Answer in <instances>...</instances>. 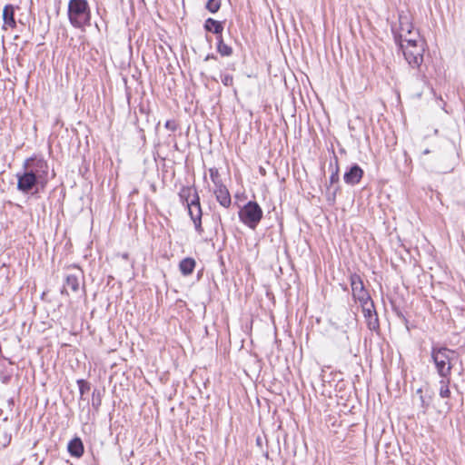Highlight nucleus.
Returning a JSON list of instances; mask_svg holds the SVG:
<instances>
[{
    "label": "nucleus",
    "mask_w": 465,
    "mask_h": 465,
    "mask_svg": "<svg viewBox=\"0 0 465 465\" xmlns=\"http://www.w3.org/2000/svg\"><path fill=\"white\" fill-rule=\"evenodd\" d=\"M123 258H124V259H127V258H128V253H124V254H123Z\"/></svg>",
    "instance_id": "c9c22d12"
},
{
    "label": "nucleus",
    "mask_w": 465,
    "mask_h": 465,
    "mask_svg": "<svg viewBox=\"0 0 465 465\" xmlns=\"http://www.w3.org/2000/svg\"><path fill=\"white\" fill-rule=\"evenodd\" d=\"M13 369L12 366L8 364V362H5V365H1V370H10Z\"/></svg>",
    "instance_id": "2f4dec72"
},
{
    "label": "nucleus",
    "mask_w": 465,
    "mask_h": 465,
    "mask_svg": "<svg viewBox=\"0 0 465 465\" xmlns=\"http://www.w3.org/2000/svg\"><path fill=\"white\" fill-rule=\"evenodd\" d=\"M340 180L339 176V165H338V158L334 155V166L332 168L331 174L330 176V184L332 185L334 183H338Z\"/></svg>",
    "instance_id": "b1692460"
},
{
    "label": "nucleus",
    "mask_w": 465,
    "mask_h": 465,
    "mask_svg": "<svg viewBox=\"0 0 465 465\" xmlns=\"http://www.w3.org/2000/svg\"><path fill=\"white\" fill-rule=\"evenodd\" d=\"M13 403H14V400H13V399H11V400L9 401V404H13Z\"/></svg>",
    "instance_id": "e433bc0d"
},
{
    "label": "nucleus",
    "mask_w": 465,
    "mask_h": 465,
    "mask_svg": "<svg viewBox=\"0 0 465 465\" xmlns=\"http://www.w3.org/2000/svg\"><path fill=\"white\" fill-rule=\"evenodd\" d=\"M215 55L214 54H208L206 57H205V60H208V59H215Z\"/></svg>",
    "instance_id": "473e14b6"
},
{
    "label": "nucleus",
    "mask_w": 465,
    "mask_h": 465,
    "mask_svg": "<svg viewBox=\"0 0 465 465\" xmlns=\"http://www.w3.org/2000/svg\"><path fill=\"white\" fill-rule=\"evenodd\" d=\"M214 194L217 202L224 208H229L232 204V198L229 190L224 184H219L214 189Z\"/></svg>",
    "instance_id": "f8f14e48"
},
{
    "label": "nucleus",
    "mask_w": 465,
    "mask_h": 465,
    "mask_svg": "<svg viewBox=\"0 0 465 465\" xmlns=\"http://www.w3.org/2000/svg\"><path fill=\"white\" fill-rule=\"evenodd\" d=\"M209 173H210V178L215 187L219 186V184H223L217 168H210Z\"/></svg>",
    "instance_id": "393cba45"
},
{
    "label": "nucleus",
    "mask_w": 465,
    "mask_h": 465,
    "mask_svg": "<svg viewBox=\"0 0 465 465\" xmlns=\"http://www.w3.org/2000/svg\"><path fill=\"white\" fill-rule=\"evenodd\" d=\"M338 190H339V186H338V187H336V188L334 189L333 193H332V199H333V200H334V198H335V194H336V193H337V191H338Z\"/></svg>",
    "instance_id": "72a5a7b5"
},
{
    "label": "nucleus",
    "mask_w": 465,
    "mask_h": 465,
    "mask_svg": "<svg viewBox=\"0 0 465 465\" xmlns=\"http://www.w3.org/2000/svg\"><path fill=\"white\" fill-rule=\"evenodd\" d=\"M12 440V435L8 430L0 427V444L5 448L7 447Z\"/></svg>",
    "instance_id": "5701e85b"
},
{
    "label": "nucleus",
    "mask_w": 465,
    "mask_h": 465,
    "mask_svg": "<svg viewBox=\"0 0 465 465\" xmlns=\"http://www.w3.org/2000/svg\"><path fill=\"white\" fill-rule=\"evenodd\" d=\"M3 20L5 25H7L11 28H15L16 26V22L15 19V8L12 5H5L3 9Z\"/></svg>",
    "instance_id": "dca6fc26"
},
{
    "label": "nucleus",
    "mask_w": 465,
    "mask_h": 465,
    "mask_svg": "<svg viewBox=\"0 0 465 465\" xmlns=\"http://www.w3.org/2000/svg\"><path fill=\"white\" fill-rule=\"evenodd\" d=\"M179 196L183 203H185L188 209V214L194 224L195 231L202 234L203 232L202 226V207L200 203V196L195 187H183Z\"/></svg>",
    "instance_id": "f03ea898"
},
{
    "label": "nucleus",
    "mask_w": 465,
    "mask_h": 465,
    "mask_svg": "<svg viewBox=\"0 0 465 465\" xmlns=\"http://www.w3.org/2000/svg\"><path fill=\"white\" fill-rule=\"evenodd\" d=\"M82 272H78L77 273H69L65 277V286L70 288L74 292L79 290V278Z\"/></svg>",
    "instance_id": "a211bd4d"
},
{
    "label": "nucleus",
    "mask_w": 465,
    "mask_h": 465,
    "mask_svg": "<svg viewBox=\"0 0 465 465\" xmlns=\"http://www.w3.org/2000/svg\"><path fill=\"white\" fill-rule=\"evenodd\" d=\"M76 383L78 385L79 392H80V399H84V394L87 393L90 391V383L84 379H79L76 381Z\"/></svg>",
    "instance_id": "4be33fe9"
},
{
    "label": "nucleus",
    "mask_w": 465,
    "mask_h": 465,
    "mask_svg": "<svg viewBox=\"0 0 465 465\" xmlns=\"http://www.w3.org/2000/svg\"><path fill=\"white\" fill-rule=\"evenodd\" d=\"M277 354L275 355L274 354V351H271V353L268 355V359L270 361V363L273 366L274 363H273V358H275V360L277 361H280V359L282 358V356L280 355V352L281 351H276ZM283 360L286 361L287 360V357L285 355L282 356Z\"/></svg>",
    "instance_id": "c85d7f7f"
},
{
    "label": "nucleus",
    "mask_w": 465,
    "mask_h": 465,
    "mask_svg": "<svg viewBox=\"0 0 465 465\" xmlns=\"http://www.w3.org/2000/svg\"><path fill=\"white\" fill-rule=\"evenodd\" d=\"M363 174L362 168L358 163H353L343 174L344 183L351 186L356 185L361 182Z\"/></svg>",
    "instance_id": "1a4fd4ad"
},
{
    "label": "nucleus",
    "mask_w": 465,
    "mask_h": 465,
    "mask_svg": "<svg viewBox=\"0 0 465 465\" xmlns=\"http://www.w3.org/2000/svg\"><path fill=\"white\" fill-rule=\"evenodd\" d=\"M398 20L399 27L397 28L396 25H391V28L394 27V30L397 34H403L402 43H404L405 39H409L407 35L412 33L413 25L411 18L409 13L405 11H401L399 12L398 15Z\"/></svg>",
    "instance_id": "6e6552de"
},
{
    "label": "nucleus",
    "mask_w": 465,
    "mask_h": 465,
    "mask_svg": "<svg viewBox=\"0 0 465 465\" xmlns=\"http://www.w3.org/2000/svg\"><path fill=\"white\" fill-rule=\"evenodd\" d=\"M16 178L18 191L23 193H32L34 194L38 193L37 186H41V183L34 174L24 170L22 173H16Z\"/></svg>",
    "instance_id": "0eeeda50"
},
{
    "label": "nucleus",
    "mask_w": 465,
    "mask_h": 465,
    "mask_svg": "<svg viewBox=\"0 0 465 465\" xmlns=\"http://www.w3.org/2000/svg\"><path fill=\"white\" fill-rule=\"evenodd\" d=\"M102 398L103 394L100 390L94 389L92 393V408L95 413L99 412L100 407L102 405Z\"/></svg>",
    "instance_id": "aec40b11"
},
{
    "label": "nucleus",
    "mask_w": 465,
    "mask_h": 465,
    "mask_svg": "<svg viewBox=\"0 0 465 465\" xmlns=\"http://www.w3.org/2000/svg\"><path fill=\"white\" fill-rule=\"evenodd\" d=\"M164 127L169 131L175 132L177 130V124L174 120H167Z\"/></svg>",
    "instance_id": "c756f323"
},
{
    "label": "nucleus",
    "mask_w": 465,
    "mask_h": 465,
    "mask_svg": "<svg viewBox=\"0 0 465 465\" xmlns=\"http://www.w3.org/2000/svg\"><path fill=\"white\" fill-rule=\"evenodd\" d=\"M221 81L224 86H232L233 76L230 74H221Z\"/></svg>",
    "instance_id": "cd10ccee"
},
{
    "label": "nucleus",
    "mask_w": 465,
    "mask_h": 465,
    "mask_svg": "<svg viewBox=\"0 0 465 465\" xmlns=\"http://www.w3.org/2000/svg\"><path fill=\"white\" fill-rule=\"evenodd\" d=\"M217 52L223 57H228L232 54V48L229 45L225 44L223 37H217Z\"/></svg>",
    "instance_id": "6ab92c4d"
},
{
    "label": "nucleus",
    "mask_w": 465,
    "mask_h": 465,
    "mask_svg": "<svg viewBox=\"0 0 465 465\" xmlns=\"http://www.w3.org/2000/svg\"><path fill=\"white\" fill-rule=\"evenodd\" d=\"M416 393L419 394L421 411L423 414H425L432 402L434 393L430 390H426L425 393L423 394V391L421 388L418 389L416 391Z\"/></svg>",
    "instance_id": "2eb2a0df"
},
{
    "label": "nucleus",
    "mask_w": 465,
    "mask_h": 465,
    "mask_svg": "<svg viewBox=\"0 0 465 465\" xmlns=\"http://www.w3.org/2000/svg\"><path fill=\"white\" fill-rule=\"evenodd\" d=\"M415 77H416V80L417 81H420L423 84H426V75L424 73H421L420 71H419L417 74H415Z\"/></svg>",
    "instance_id": "7c9ffc66"
},
{
    "label": "nucleus",
    "mask_w": 465,
    "mask_h": 465,
    "mask_svg": "<svg viewBox=\"0 0 465 465\" xmlns=\"http://www.w3.org/2000/svg\"><path fill=\"white\" fill-rule=\"evenodd\" d=\"M392 34L395 44L398 45L402 51L404 58L409 65L420 70L423 62V54L425 51L423 41L421 39L410 38L405 39L404 42L406 44H403V34H397L394 27H392Z\"/></svg>",
    "instance_id": "f257e3e1"
},
{
    "label": "nucleus",
    "mask_w": 465,
    "mask_h": 465,
    "mask_svg": "<svg viewBox=\"0 0 465 465\" xmlns=\"http://www.w3.org/2000/svg\"><path fill=\"white\" fill-rule=\"evenodd\" d=\"M449 381L441 380L440 381V396L441 398H449L450 396V391L448 386Z\"/></svg>",
    "instance_id": "bb28decb"
},
{
    "label": "nucleus",
    "mask_w": 465,
    "mask_h": 465,
    "mask_svg": "<svg viewBox=\"0 0 465 465\" xmlns=\"http://www.w3.org/2000/svg\"><path fill=\"white\" fill-rule=\"evenodd\" d=\"M350 283L353 299L368 293L363 284V281L358 273L353 272L350 274Z\"/></svg>",
    "instance_id": "9d476101"
},
{
    "label": "nucleus",
    "mask_w": 465,
    "mask_h": 465,
    "mask_svg": "<svg viewBox=\"0 0 465 465\" xmlns=\"http://www.w3.org/2000/svg\"><path fill=\"white\" fill-rule=\"evenodd\" d=\"M430 153V151L429 149H425L422 153L423 154H428Z\"/></svg>",
    "instance_id": "f704fd0d"
},
{
    "label": "nucleus",
    "mask_w": 465,
    "mask_h": 465,
    "mask_svg": "<svg viewBox=\"0 0 465 465\" xmlns=\"http://www.w3.org/2000/svg\"><path fill=\"white\" fill-rule=\"evenodd\" d=\"M431 359L439 375L445 379L450 375L454 361L457 360L456 351H431Z\"/></svg>",
    "instance_id": "20e7f679"
},
{
    "label": "nucleus",
    "mask_w": 465,
    "mask_h": 465,
    "mask_svg": "<svg viewBox=\"0 0 465 465\" xmlns=\"http://www.w3.org/2000/svg\"><path fill=\"white\" fill-rule=\"evenodd\" d=\"M23 168L40 181L42 188L45 186L49 167L47 162L43 157L35 155L25 159Z\"/></svg>",
    "instance_id": "39448f33"
},
{
    "label": "nucleus",
    "mask_w": 465,
    "mask_h": 465,
    "mask_svg": "<svg viewBox=\"0 0 465 465\" xmlns=\"http://www.w3.org/2000/svg\"><path fill=\"white\" fill-rule=\"evenodd\" d=\"M240 221L250 229H255L262 219L263 212L254 201H249L238 213Z\"/></svg>",
    "instance_id": "423d86ee"
},
{
    "label": "nucleus",
    "mask_w": 465,
    "mask_h": 465,
    "mask_svg": "<svg viewBox=\"0 0 465 465\" xmlns=\"http://www.w3.org/2000/svg\"><path fill=\"white\" fill-rule=\"evenodd\" d=\"M439 349L443 350V349H446V348L445 347H440Z\"/></svg>",
    "instance_id": "4c0bfd02"
},
{
    "label": "nucleus",
    "mask_w": 465,
    "mask_h": 465,
    "mask_svg": "<svg viewBox=\"0 0 465 465\" xmlns=\"http://www.w3.org/2000/svg\"><path fill=\"white\" fill-rule=\"evenodd\" d=\"M195 265L193 258L186 257L179 262V270L183 276H188L193 272Z\"/></svg>",
    "instance_id": "f3484780"
},
{
    "label": "nucleus",
    "mask_w": 465,
    "mask_h": 465,
    "mask_svg": "<svg viewBox=\"0 0 465 465\" xmlns=\"http://www.w3.org/2000/svg\"><path fill=\"white\" fill-rule=\"evenodd\" d=\"M67 15L74 28L84 29L91 25V9L87 0H69Z\"/></svg>",
    "instance_id": "7ed1b4c3"
},
{
    "label": "nucleus",
    "mask_w": 465,
    "mask_h": 465,
    "mask_svg": "<svg viewBox=\"0 0 465 465\" xmlns=\"http://www.w3.org/2000/svg\"><path fill=\"white\" fill-rule=\"evenodd\" d=\"M203 29L215 35L216 38L223 37V22L209 17L204 21Z\"/></svg>",
    "instance_id": "ddd939ff"
},
{
    "label": "nucleus",
    "mask_w": 465,
    "mask_h": 465,
    "mask_svg": "<svg viewBox=\"0 0 465 465\" xmlns=\"http://www.w3.org/2000/svg\"><path fill=\"white\" fill-rule=\"evenodd\" d=\"M354 300L358 301L360 302L362 311L365 309H368V308L374 307V302L371 300L369 292L364 295L359 296V297L355 298Z\"/></svg>",
    "instance_id": "412c9836"
},
{
    "label": "nucleus",
    "mask_w": 465,
    "mask_h": 465,
    "mask_svg": "<svg viewBox=\"0 0 465 465\" xmlns=\"http://www.w3.org/2000/svg\"><path fill=\"white\" fill-rule=\"evenodd\" d=\"M221 7V0H208L205 8L212 14H215Z\"/></svg>",
    "instance_id": "a878e982"
},
{
    "label": "nucleus",
    "mask_w": 465,
    "mask_h": 465,
    "mask_svg": "<svg viewBox=\"0 0 465 465\" xmlns=\"http://www.w3.org/2000/svg\"><path fill=\"white\" fill-rule=\"evenodd\" d=\"M362 312L368 328L372 331L379 329L380 323L375 306L372 308L365 309L362 311Z\"/></svg>",
    "instance_id": "4468645a"
},
{
    "label": "nucleus",
    "mask_w": 465,
    "mask_h": 465,
    "mask_svg": "<svg viewBox=\"0 0 465 465\" xmlns=\"http://www.w3.org/2000/svg\"><path fill=\"white\" fill-rule=\"evenodd\" d=\"M67 451L71 457L80 459L84 453V445L82 439L78 436H74L67 443Z\"/></svg>",
    "instance_id": "9b49d317"
}]
</instances>
